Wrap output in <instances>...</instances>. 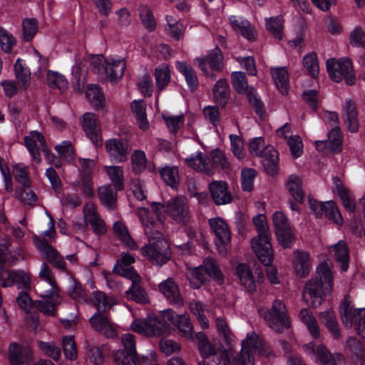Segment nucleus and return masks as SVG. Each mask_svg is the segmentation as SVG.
Listing matches in <instances>:
<instances>
[{
    "label": "nucleus",
    "mask_w": 365,
    "mask_h": 365,
    "mask_svg": "<svg viewBox=\"0 0 365 365\" xmlns=\"http://www.w3.org/2000/svg\"><path fill=\"white\" fill-rule=\"evenodd\" d=\"M138 215L145 227V233L149 239V243L141 249L142 255L154 264H164L170 258L168 242L163 238L162 235L155 230L158 223L150 217L148 209L139 207Z\"/></svg>",
    "instance_id": "obj_1"
},
{
    "label": "nucleus",
    "mask_w": 365,
    "mask_h": 365,
    "mask_svg": "<svg viewBox=\"0 0 365 365\" xmlns=\"http://www.w3.org/2000/svg\"><path fill=\"white\" fill-rule=\"evenodd\" d=\"M333 286L331 266L322 262L317 267L315 277L307 282L302 294L303 300L308 306L317 307L325 297L331 294Z\"/></svg>",
    "instance_id": "obj_2"
},
{
    "label": "nucleus",
    "mask_w": 365,
    "mask_h": 365,
    "mask_svg": "<svg viewBox=\"0 0 365 365\" xmlns=\"http://www.w3.org/2000/svg\"><path fill=\"white\" fill-rule=\"evenodd\" d=\"M252 222L258 235L251 240V247L258 259L264 265L269 266L273 261L274 253L267 217L263 214H259L253 217Z\"/></svg>",
    "instance_id": "obj_3"
},
{
    "label": "nucleus",
    "mask_w": 365,
    "mask_h": 365,
    "mask_svg": "<svg viewBox=\"0 0 365 365\" xmlns=\"http://www.w3.org/2000/svg\"><path fill=\"white\" fill-rule=\"evenodd\" d=\"M152 209L160 222L165 220L166 215L170 216L175 221L183 224L186 223L190 217L187 200L182 196L171 198L165 205L153 202Z\"/></svg>",
    "instance_id": "obj_4"
},
{
    "label": "nucleus",
    "mask_w": 365,
    "mask_h": 365,
    "mask_svg": "<svg viewBox=\"0 0 365 365\" xmlns=\"http://www.w3.org/2000/svg\"><path fill=\"white\" fill-rule=\"evenodd\" d=\"M46 215L50 218L48 227L41 234V239L38 237H34L36 247L43 258L51 262L56 268L66 271V263L63 257L48 243V241L55 239L56 230L54 220L49 214L46 213Z\"/></svg>",
    "instance_id": "obj_5"
},
{
    "label": "nucleus",
    "mask_w": 365,
    "mask_h": 365,
    "mask_svg": "<svg viewBox=\"0 0 365 365\" xmlns=\"http://www.w3.org/2000/svg\"><path fill=\"white\" fill-rule=\"evenodd\" d=\"M187 165L193 170L212 175L216 167L227 169L229 163L220 150H214L211 153V159L202 152H197L185 159Z\"/></svg>",
    "instance_id": "obj_6"
},
{
    "label": "nucleus",
    "mask_w": 365,
    "mask_h": 365,
    "mask_svg": "<svg viewBox=\"0 0 365 365\" xmlns=\"http://www.w3.org/2000/svg\"><path fill=\"white\" fill-rule=\"evenodd\" d=\"M249 150L252 156L260 157L262 164L269 175H274L279 163L278 153L272 145H266L262 137L252 138L249 145Z\"/></svg>",
    "instance_id": "obj_7"
},
{
    "label": "nucleus",
    "mask_w": 365,
    "mask_h": 365,
    "mask_svg": "<svg viewBox=\"0 0 365 365\" xmlns=\"http://www.w3.org/2000/svg\"><path fill=\"white\" fill-rule=\"evenodd\" d=\"M123 349H119L113 353L114 361L117 365H142L149 361L148 356H139L135 349V341L131 334L122 336Z\"/></svg>",
    "instance_id": "obj_8"
},
{
    "label": "nucleus",
    "mask_w": 365,
    "mask_h": 365,
    "mask_svg": "<svg viewBox=\"0 0 365 365\" xmlns=\"http://www.w3.org/2000/svg\"><path fill=\"white\" fill-rule=\"evenodd\" d=\"M324 118L334 128L329 133L327 140L315 141V147L317 150L324 153L340 152L342 146V138L340 128L337 125L338 114L336 112L326 111Z\"/></svg>",
    "instance_id": "obj_9"
},
{
    "label": "nucleus",
    "mask_w": 365,
    "mask_h": 365,
    "mask_svg": "<svg viewBox=\"0 0 365 365\" xmlns=\"http://www.w3.org/2000/svg\"><path fill=\"white\" fill-rule=\"evenodd\" d=\"M208 274L218 284L223 282V274L219 267L212 259H207L203 265L190 269L187 274V278L191 287L194 289L200 288L205 281V274Z\"/></svg>",
    "instance_id": "obj_10"
},
{
    "label": "nucleus",
    "mask_w": 365,
    "mask_h": 365,
    "mask_svg": "<svg viewBox=\"0 0 365 365\" xmlns=\"http://www.w3.org/2000/svg\"><path fill=\"white\" fill-rule=\"evenodd\" d=\"M242 349L248 356L257 355L268 359L275 358L276 355L265 340L252 331L247 334L242 341Z\"/></svg>",
    "instance_id": "obj_11"
},
{
    "label": "nucleus",
    "mask_w": 365,
    "mask_h": 365,
    "mask_svg": "<svg viewBox=\"0 0 365 365\" xmlns=\"http://www.w3.org/2000/svg\"><path fill=\"white\" fill-rule=\"evenodd\" d=\"M327 70L330 78L336 83L342 79L349 86L355 83L352 64L349 59L329 58L327 61Z\"/></svg>",
    "instance_id": "obj_12"
},
{
    "label": "nucleus",
    "mask_w": 365,
    "mask_h": 365,
    "mask_svg": "<svg viewBox=\"0 0 365 365\" xmlns=\"http://www.w3.org/2000/svg\"><path fill=\"white\" fill-rule=\"evenodd\" d=\"M131 329L147 337H156L168 335L172 327L168 321H133Z\"/></svg>",
    "instance_id": "obj_13"
},
{
    "label": "nucleus",
    "mask_w": 365,
    "mask_h": 365,
    "mask_svg": "<svg viewBox=\"0 0 365 365\" xmlns=\"http://www.w3.org/2000/svg\"><path fill=\"white\" fill-rule=\"evenodd\" d=\"M9 240H6L4 243H0V279L2 286L5 287H11L15 284L16 270L11 271L4 269L1 267L2 264L4 262L11 264H14L19 257H21V250L16 251L18 257H15L9 249Z\"/></svg>",
    "instance_id": "obj_14"
},
{
    "label": "nucleus",
    "mask_w": 365,
    "mask_h": 365,
    "mask_svg": "<svg viewBox=\"0 0 365 365\" xmlns=\"http://www.w3.org/2000/svg\"><path fill=\"white\" fill-rule=\"evenodd\" d=\"M222 51L220 48H215L206 56L196 58L195 62L205 76L214 79L215 72L220 71L222 68Z\"/></svg>",
    "instance_id": "obj_15"
},
{
    "label": "nucleus",
    "mask_w": 365,
    "mask_h": 365,
    "mask_svg": "<svg viewBox=\"0 0 365 365\" xmlns=\"http://www.w3.org/2000/svg\"><path fill=\"white\" fill-rule=\"evenodd\" d=\"M24 143L36 163L41 162L40 151L49 160L51 155L46 147V140L39 132L31 131L29 135L24 137Z\"/></svg>",
    "instance_id": "obj_16"
},
{
    "label": "nucleus",
    "mask_w": 365,
    "mask_h": 365,
    "mask_svg": "<svg viewBox=\"0 0 365 365\" xmlns=\"http://www.w3.org/2000/svg\"><path fill=\"white\" fill-rule=\"evenodd\" d=\"M309 203L310 208L317 217H322L324 215L334 223L337 225L342 224L343 220L341 213L333 201L322 202L309 197Z\"/></svg>",
    "instance_id": "obj_17"
},
{
    "label": "nucleus",
    "mask_w": 365,
    "mask_h": 365,
    "mask_svg": "<svg viewBox=\"0 0 365 365\" xmlns=\"http://www.w3.org/2000/svg\"><path fill=\"white\" fill-rule=\"evenodd\" d=\"M105 67L99 70V74H105L111 83H116L120 80L124 73L126 66L123 58L112 56L104 60Z\"/></svg>",
    "instance_id": "obj_18"
},
{
    "label": "nucleus",
    "mask_w": 365,
    "mask_h": 365,
    "mask_svg": "<svg viewBox=\"0 0 365 365\" xmlns=\"http://www.w3.org/2000/svg\"><path fill=\"white\" fill-rule=\"evenodd\" d=\"M105 147L110 160L120 163L128 160L130 151L129 145L118 138H110L105 142Z\"/></svg>",
    "instance_id": "obj_19"
},
{
    "label": "nucleus",
    "mask_w": 365,
    "mask_h": 365,
    "mask_svg": "<svg viewBox=\"0 0 365 365\" xmlns=\"http://www.w3.org/2000/svg\"><path fill=\"white\" fill-rule=\"evenodd\" d=\"M209 225L219 240V243H217L219 252L225 255L227 251V246L230 242V232L227 223L217 217L210 219Z\"/></svg>",
    "instance_id": "obj_20"
},
{
    "label": "nucleus",
    "mask_w": 365,
    "mask_h": 365,
    "mask_svg": "<svg viewBox=\"0 0 365 365\" xmlns=\"http://www.w3.org/2000/svg\"><path fill=\"white\" fill-rule=\"evenodd\" d=\"M38 275L43 281L50 286L48 289L40 290V284H38V289H36L38 296L40 297H51L53 299H57L60 289L56 284L54 274L46 263H42L41 265Z\"/></svg>",
    "instance_id": "obj_21"
},
{
    "label": "nucleus",
    "mask_w": 365,
    "mask_h": 365,
    "mask_svg": "<svg viewBox=\"0 0 365 365\" xmlns=\"http://www.w3.org/2000/svg\"><path fill=\"white\" fill-rule=\"evenodd\" d=\"M91 303L96 308L95 312L89 319H106V312L110 310L116 301L113 297H107L103 292L96 291L92 294Z\"/></svg>",
    "instance_id": "obj_22"
},
{
    "label": "nucleus",
    "mask_w": 365,
    "mask_h": 365,
    "mask_svg": "<svg viewBox=\"0 0 365 365\" xmlns=\"http://www.w3.org/2000/svg\"><path fill=\"white\" fill-rule=\"evenodd\" d=\"M82 126L90 140L96 145L101 143V127L97 116L93 113H86L82 117Z\"/></svg>",
    "instance_id": "obj_23"
},
{
    "label": "nucleus",
    "mask_w": 365,
    "mask_h": 365,
    "mask_svg": "<svg viewBox=\"0 0 365 365\" xmlns=\"http://www.w3.org/2000/svg\"><path fill=\"white\" fill-rule=\"evenodd\" d=\"M208 188L212 199L217 205H227L232 202V196L226 182L214 180L209 184Z\"/></svg>",
    "instance_id": "obj_24"
},
{
    "label": "nucleus",
    "mask_w": 365,
    "mask_h": 365,
    "mask_svg": "<svg viewBox=\"0 0 365 365\" xmlns=\"http://www.w3.org/2000/svg\"><path fill=\"white\" fill-rule=\"evenodd\" d=\"M312 261L307 252L297 250L293 252L292 267L295 274L306 277L312 269Z\"/></svg>",
    "instance_id": "obj_25"
},
{
    "label": "nucleus",
    "mask_w": 365,
    "mask_h": 365,
    "mask_svg": "<svg viewBox=\"0 0 365 365\" xmlns=\"http://www.w3.org/2000/svg\"><path fill=\"white\" fill-rule=\"evenodd\" d=\"M232 83L237 93H247L250 101L255 104L257 111H259L261 108V101L257 98L254 91H248V84L245 73L241 71L233 72L232 74Z\"/></svg>",
    "instance_id": "obj_26"
},
{
    "label": "nucleus",
    "mask_w": 365,
    "mask_h": 365,
    "mask_svg": "<svg viewBox=\"0 0 365 365\" xmlns=\"http://www.w3.org/2000/svg\"><path fill=\"white\" fill-rule=\"evenodd\" d=\"M159 290L166 299L177 306L183 305V299L178 284L172 278H168L159 284Z\"/></svg>",
    "instance_id": "obj_27"
},
{
    "label": "nucleus",
    "mask_w": 365,
    "mask_h": 365,
    "mask_svg": "<svg viewBox=\"0 0 365 365\" xmlns=\"http://www.w3.org/2000/svg\"><path fill=\"white\" fill-rule=\"evenodd\" d=\"M134 262L135 258L132 255L125 254L122 255L121 259L114 266V271L119 275L130 280H133L134 282L140 280L141 277L140 275L130 266Z\"/></svg>",
    "instance_id": "obj_28"
},
{
    "label": "nucleus",
    "mask_w": 365,
    "mask_h": 365,
    "mask_svg": "<svg viewBox=\"0 0 365 365\" xmlns=\"http://www.w3.org/2000/svg\"><path fill=\"white\" fill-rule=\"evenodd\" d=\"M84 218L92 227L97 235L106 233V227L105 222L96 214L95 205L93 202H87L83 208Z\"/></svg>",
    "instance_id": "obj_29"
},
{
    "label": "nucleus",
    "mask_w": 365,
    "mask_h": 365,
    "mask_svg": "<svg viewBox=\"0 0 365 365\" xmlns=\"http://www.w3.org/2000/svg\"><path fill=\"white\" fill-rule=\"evenodd\" d=\"M259 316L264 319H288L289 314L284 302L275 299L270 309L264 307L258 309Z\"/></svg>",
    "instance_id": "obj_30"
},
{
    "label": "nucleus",
    "mask_w": 365,
    "mask_h": 365,
    "mask_svg": "<svg viewBox=\"0 0 365 365\" xmlns=\"http://www.w3.org/2000/svg\"><path fill=\"white\" fill-rule=\"evenodd\" d=\"M342 117L349 130L356 133L359 130L358 113L352 100L347 99L345 101L342 108Z\"/></svg>",
    "instance_id": "obj_31"
},
{
    "label": "nucleus",
    "mask_w": 365,
    "mask_h": 365,
    "mask_svg": "<svg viewBox=\"0 0 365 365\" xmlns=\"http://www.w3.org/2000/svg\"><path fill=\"white\" fill-rule=\"evenodd\" d=\"M9 355L11 365L28 363L33 359L31 350L29 348H23L17 343H11L9 345Z\"/></svg>",
    "instance_id": "obj_32"
},
{
    "label": "nucleus",
    "mask_w": 365,
    "mask_h": 365,
    "mask_svg": "<svg viewBox=\"0 0 365 365\" xmlns=\"http://www.w3.org/2000/svg\"><path fill=\"white\" fill-rule=\"evenodd\" d=\"M341 317L344 319H365V307L354 308L349 296H345L339 306Z\"/></svg>",
    "instance_id": "obj_33"
},
{
    "label": "nucleus",
    "mask_w": 365,
    "mask_h": 365,
    "mask_svg": "<svg viewBox=\"0 0 365 365\" xmlns=\"http://www.w3.org/2000/svg\"><path fill=\"white\" fill-rule=\"evenodd\" d=\"M230 22L232 29L244 38L250 41L256 38L257 34L255 28L245 19L241 16H232L230 18Z\"/></svg>",
    "instance_id": "obj_34"
},
{
    "label": "nucleus",
    "mask_w": 365,
    "mask_h": 365,
    "mask_svg": "<svg viewBox=\"0 0 365 365\" xmlns=\"http://www.w3.org/2000/svg\"><path fill=\"white\" fill-rule=\"evenodd\" d=\"M329 252L340 264L341 270L346 272L349 268V254L344 241L340 240L329 247Z\"/></svg>",
    "instance_id": "obj_35"
},
{
    "label": "nucleus",
    "mask_w": 365,
    "mask_h": 365,
    "mask_svg": "<svg viewBox=\"0 0 365 365\" xmlns=\"http://www.w3.org/2000/svg\"><path fill=\"white\" fill-rule=\"evenodd\" d=\"M130 108L138 127L144 131L148 130L150 124L147 119L146 105L144 101L134 100L130 105Z\"/></svg>",
    "instance_id": "obj_36"
},
{
    "label": "nucleus",
    "mask_w": 365,
    "mask_h": 365,
    "mask_svg": "<svg viewBox=\"0 0 365 365\" xmlns=\"http://www.w3.org/2000/svg\"><path fill=\"white\" fill-rule=\"evenodd\" d=\"M271 73L274 83L279 91L283 94H287L289 89V73L286 67H276L271 69Z\"/></svg>",
    "instance_id": "obj_37"
},
{
    "label": "nucleus",
    "mask_w": 365,
    "mask_h": 365,
    "mask_svg": "<svg viewBox=\"0 0 365 365\" xmlns=\"http://www.w3.org/2000/svg\"><path fill=\"white\" fill-rule=\"evenodd\" d=\"M286 187L296 203L303 202L304 194L302 190V182L299 176L294 174L290 175L287 178Z\"/></svg>",
    "instance_id": "obj_38"
},
{
    "label": "nucleus",
    "mask_w": 365,
    "mask_h": 365,
    "mask_svg": "<svg viewBox=\"0 0 365 365\" xmlns=\"http://www.w3.org/2000/svg\"><path fill=\"white\" fill-rule=\"evenodd\" d=\"M237 273L240 284L245 289L252 292L255 290L256 284L250 268L246 264H240L237 267Z\"/></svg>",
    "instance_id": "obj_39"
},
{
    "label": "nucleus",
    "mask_w": 365,
    "mask_h": 365,
    "mask_svg": "<svg viewBox=\"0 0 365 365\" xmlns=\"http://www.w3.org/2000/svg\"><path fill=\"white\" fill-rule=\"evenodd\" d=\"M332 180L334 190L340 197L344 207L348 211L353 212L355 209V203L351 200L349 191L344 187L341 180L339 178L334 177Z\"/></svg>",
    "instance_id": "obj_40"
},
{
    "label": "nucleus",
    "mask_w": 365,
    "mask_h": 365,
    "mask_svg": "<svg viewBox=\"0 0 365 365\" xmlns=\"http://www.w3.org/2000/svg\"><path fill=\"white\" fill-rule=\"evenodd\" d=\"M45 301H36L34 306L35 309L41 312L46 317H54L56 314V307L61 303L62 299L58 293V298L53 299L51 297H41Z\"/></svg>",
    "instance_id": "obj_41"
},
{
    "label": "nucleus",
    "mask_w": 365,
    "mask_h": 365,
    "mask_svg": "<svg viewBox=\"0 0 365 365\" xmlns=\"http://www.w3.org/2000/svg\"><path fill=\"white\" fill-rule=\"evenodd\" d=\"M105 172L115 186L116 190H122L124 187V172L122 167L118 165H106Z\"/></svg>",
    "instance_id": "obj_42"
},
{
    "label": "nucleus",
    "mask_w": 365,
    "mask_h": 365,
    "mask_svg": "<svg viewBox=\"0 0 365 365\" xmlns=\"http://www.w3.org/2000/svg\"><path fill=\"white\" fill-rule=\"evenodd\" d=\"M132 282L131 287L125 292L127 297L139 304H147L149 302V297L145 290L139 284L140 280Z\"/></svg>",
    "instance_id": "obj_43"
},
{
    "label": "nucleus",
    "mask_w": 365,
    "mask_h": 365,
    "mask_svg": "<svg viewBox=\"0 0 365 365\" xmlns=\"http://www.w3.org/2000/svg\"><path fill=\"white\" fill-rule=\"evenodd\" d=\"M176 67L184 76L188 87L191 90L195 89L198 85V81L197 74L192 67L183 61H177Z\"/></svg>",
    "instance_id": "obj_44"
},
{
    "label": "nucleus",
    "mask_w": 365,
    "mask_h": 365,
    "mask_svg": "<svg viewBox=\"0 0 365 365\" xmlns=\"http://www.w3.org/2000/svg\"><path fill=\"white\" fill-rule=\"evenodd\" d=\"M86 97L91 106L96 109L101 108L105 102L103 94L98 85H88L86 90Z\"/></svg>",
    "instance_id": "obj_45"
},
{
    "label": "nucleus",
    "mask_w": 365,
    "mask_h": 365,
    "mask_svg": "<svg viewBox=\"0 0 365 365\" xmlns=\"http://www.w3.org/2000/svg\"><path fill=\"white\" fill-rule=\"evenodd\" d=\"M113 231L119 240L130 250H136L138 245L133 240L125 225L120 221L113 223Z\"/></svg>",
    "instance_id": "obj_46"
},
{
    "label": "nucleus",
    "mask_w": 365,
    "mask_h": 365,
    "mask_svg": "<svg viewBox=\"0 0 365 365\" xmlns=\"http://www.w3.org/2000/svg\"><path fill=\"white\" fill-rule=\"evenodd\" d=\"M155 79L157 90L160 92L169 84L171 76L167 64H161L155 70Z\"/></svg>",
    "instance_id": "obj_47"
},
{
    "label": "nucleus",
    "mask_w": 365,
    "mask_h": 365,
    "mask_svg": "<svg viewBox=\"0 0 365 365\" xmlns=\"http://www.w3.org/2000/svg\"><path fill=\"white\" fill-rule=\"evenodd\" d=\"M213 98L216 103L225 106L229 99V86L226 80L220 79L213 88Z\"/></svg>",
    "instance_id": "obj_48"
},
{
    "label": "nucleus",
    "mask_w": 365,
    "mask_h": 365,
    "mask_svg": "<svg viewBox=\"0 0 365 365\" xmlns=\"http://www.w3.org/2000/svg\"><path fill=\"white\" fill-rule=\"evenodd\" d=\"M317 354L323 365H339V364L344 362V356L341 354H337L334 356L323 346L317 347Z\"/></svg>",
    "instance_id": "obj_49"
},
{
    "label": "nucleus",
    "mask_w": 365,
    "mask_h": 365,
    "mask_svg": "<svg viewBox=\"0 0 365 365\" xmlns=\"http://www.w3.org/2000/svg\"><path fill=\"white\" fill-rule=\"evenodd\" d=\"M266 29L280 41L283 38L284 21L281 17L274 16L265 19Z\"/></svg>",
    "instance_id": "obj_50"
},
{
    "label": "nucleus",
    "mask_w": 365,
    "mask_h": 365,
    "mask_svg": "<svg viewBox=\"0 0 365 365\" xmlns=\"http://www.w3.org/2000/svg\"><path fill=\"white\" fill-rule=\"evenodd\" d=\"M99 198L106 207L112 210L115 207L117 193L109 185H105L98 188Z\"/></svg>",
    "instance_id": "obj_51"
},
{
    "label": "nucleus",
    "mask_w": 365,
    "mask_h": 365,
    "mask_svg": "<svg viewBox=\"0 0 365 365\" xmlns=\"http://www.w3.org/2000/svg\"><path fill=\"white\" fill-rule=\"evenodd\" d=\"M166 31L167 33L175 39H180L184 33L185 27L183 24L173 16H166Z\"/></svg>",
    "instance_id": "obj_52"
},
{
    "label": "nucleus",
    "mask_w": 365,
    "mask_h": 365,
    "mask_svg": "<svg viewBox=\"0 0 365 365\" xmlns=\"http://www.w3.org/2000/svg\"><path fill=\"white\" fill-rule=\"evenodd\" d=\"M47 82L50 88L58 89L61 93L66 91L68 88V81L62 74L49 71L47 73Z\"/></svg>",
    "instance_id": "obj_53"
},
{
    "label": "nucleus",
    "mask_w": 365,
    "mask_h": 365,
    "mask_svg": "<svg viewBox=\"0 0 365 365\" xmlns=\"http://www.w3.org/2000/svg\"><path fill=\"white\" fill-rule=\"evenodd\" d=\"M14 71L16 77L21 83V88L24 90L26 89L29 86L30 72L27 68L24 66V61L18 58L14 64Z\"/></svg>",
    "instance_id": "obj_54"
},
{
    "label": "nucleus",
    "mask_w": 365,
    "mask_h": 365,
    "mask_svg": "<svg viewBox=\"0 0 365 365\" xmlns=\"http://www.w3.org/2000/svg\"><path fill=\"white\" fill-rule=\"evenodd\" d=\"M92 327L100 334L108 338H115L118 335V331L110 321H90Z\"/></svg>",
    "instance_id": "obj_55"
},
{
    "label": "nucleus",
    "mask_w": 365,
    "mask_h": 365,
    "mask_svg": "<svg viewBox=\"0 0 365 365\" xmlns=\"http://www.w3.org/2000/svg\"><path fill=\"white\" fill-rule=\"evenodd\" d=\"M160 175L163 181L171 187H176L179 181L178 169L175 166H165L160 169Z\"/></svg>",
    "instance_id": "obj_56"
},
{
    "label": "nucleus",
    "mask_w": 365,
    "mask_h": 365,
    "mask_svg": "<svg viewBox=\"0 0 365 365\" xmlns=\"http://www.w3.org/2000/svg\"><path fill=\"white\" fill-rule=\"evenodd\" d=\"M279 244L284 248H291L296 240L292 227L275 232Z\"/></svg>",
    "instance_id": "obj_57"
},
{
    "label": "nucleus",
    "mask_w": 365,
    "mask_h": 365,
    "mask_svg": "<svg viewBox=\"0 0 365 365\" xmlns=\"http://www.w3.org/2000/svg\"><path fill=\"white\" fill-rule=\"evenodd\" d=\"M69 282L68 294L70 297L78 302H86V294L81 284L78 283L73 277L69 278Z\"/></svg>",
    "instance_id": "obj_58"
},
{
    "label": "nucleus",
    "mask_w": 365,
    "mask_h": 365,
    "mask_svg": "<svg viewBox=\"0 0 365 365\" xmlns=\"http://www.w3.org/2000/svg\"><path fill=\"white\" fill-rule=\"evenodd\" d=\"M303 65L308 73L316 78L319 76V66L317 54L314 52L309 53L303 58Z\"/></svg>",
    "instance_id": "obj_59"
},
{
    "label": "nucleus",
    "mask_w": 365,
    "mask_h": 365,
    "mask_svg": "<svg viewBox=\"0 0 365 365\" xmlns=\"http://www.w3.org/2000/svg\"><path fill=\"white\" fill-rule=\"evenodd\" d=\"M55 149L68 163L73 164L75 163V153L70 141H63L61 144L56 145Z\"/></svg>",
    "instance_id": "obj_60"
},
{
    "label": "nucleus",
    "mask_w": 365,
    "mask_h": 365,
    "mask_svg": "<svg viewBox=\"0 0 365 365\" xmlns=\"http://www.w3.org/2000/svg\"><path fill=\"white\" fill-rule=\"evenodd\" d=\"M145 153L142 150H135L131 155L132 169L135 173L143 172L146 168Z\"/></svg>",
    "instance_id": "obj_61"
},
{
    "label": "nucleus",
    "mask_w": 365,
    "mask_h": 365,
    "mask_svg": "<svg viewBox=\"0 0 365 365\" xmlns=\"http://www.w3.org/2000/svg\"><path fill=\"white\" fill-rule=\"evenodd\" d=\"M63 349L66 357L71 361L77 359L76 344L73 336H66L63 338Z\"/></svg>",
    "instance_id": "obj_62"
},
{
    "label": "nucleus",
    "mask_w": 365,
    "mask_h": 365,
    "mask_svg": "<svg viewBox=\"0 0 365 365\" xmlns=\"http://www.w3.org/2000/svg\"><path fill=\"white\" fill-rule=\"evenodd\" d=\"M38 347L45 354L55 361H58L61 357V349L54 342L38 341Z\"/></svg>",
    "instance_id": "obj_63"
},
{
    "label": "nucleus",
    "mask_w": 365,
    "mask_h": 365,
    "mask_svg": "<svg viewBox=\"0 0 365 365\" xmlns=\"http://www.w3.org/2000/svg\"><path fill=\"white\" fill-rule=\"evenodd\" d=\"M242 187L244 191H251L254 186V180L256 172L252 168H245L242 170Z\"/></svg>",
    "instance_id": "obj_64"
}]
</instances>
